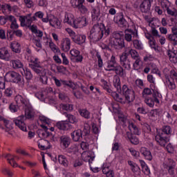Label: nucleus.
I'll return each mask as SVG.
<instances>
[{
    "label": "nucleus",
    "instance_id": "f257e3e1",
    "mask_svg": "<svg viewBox=\"0 0 177 177\" xmlns=\"http://www.w3.org/2000/svg\"><path fill=\"white\" fill-rule=\"evenodd\" d=\"M110 30H111L110 26L104 27V25L102 24H96L93 26L88 38L94 42H97L103 38V35L105 37L110 35Z\"/></svg>",
    "mask_w": 177,
    "mask_h": 177
},
{
    "label": "nucleus",
    "instance_id": "f03ea898",
    "mask_svg": "<svg viewBox=\"0 0 177 177\" xmlns=\"http://www.w3.org/2000/svg\"><path fill=\"white\" fill-rule=\"evenodd\" d=\"M31 118H34V112L32 109L27 106L25 109V114L17 117L13 120V122L21 131L26 132L27 131V125L24 122L26 120H31Z\"/></svg>",
    "mask_w": 177,
    "mask_h": 177
},
{
    "label": "nucleus",
    "instance_id": "7ed1b4c3",
    "mask_svg": "<svg viewBox=\"0 0 177 177\" xmlns=\"http://www.w3.org/2000/svg\"><path fill=\"white\" fill-rule=\"evenodd\" d=\"M109 45L120 50L123 48H125V42L124 41V37H122V34L119 32H115L113 34V37L109 39Z\"/></svg>",
    "mask_w": 177,
    "mask_h": 177
},
{
    "label": "nucleus",
    "instance_id": "20e7f679",
    "mask_svg": "<svg viewBox=\"0 0 177 177\" xmlns=\"http://www.w3.org/2000/svg\"><path fill=\"white\" fill-rule=\"evenodd\" d=\"M6 79L9 82H14L18 84L21 88L24 86V82H23V77L19 73L15 71H9L6 74Z\"/></svg>",
    "mask_w": 177,
    "mask_h": 177
},
{
    "label": "nucleus",
    "instance_id": "39448f33",
    "mask_svg": "<svg viewBox=\"0 0 177 177\" xmlns=\"http://www.w3.org/2000/svg\"><path fill=\"white\" fill-rule=\"evenodd\" d=\"M121 92L128 103H131V102L135 100V91L133 89L128 88V86L124 84L122 87Z\"/></svg>",
    "mask_w": 177,
    "mask_h": 177
},
{
    "label": "nucleus",
    "instance_id": "423d86ee",
    "mask_svg": "<svg viewBox=\"0 0 177 177\" xmlns=\"http://www.w3.org/2000/svg\"><path fill=\"white\" fill-rule=\"evenodd\" d=\"M30 68L36 73L41 75L45 74V68L41 66V63L38 61V58L35 59H31L30 63L29 64Z\"/></svg>",
    "mask_w": 177,
    "mask_h": 177
},
{
    "label": "nucleus",
    "instance_id": "0eeeda50",
    "mask_svg": "<svg viewBox=\"0 0 177 177\" xmlns=\"http://www.w3.org/2000/svg\"><path fill=\"white\" fill-rule=\"evenodd\" d=\"M163 168L167 169L169 175L171 176H175V168H176V162L173 159L168 158L165 162H163Z\"/></svg>",
    "mask_w": 177,
    "mask_h": 177
},
{
    "label": "nucleus",
    "instance_id": "6e6552de",
    "mask_svg": "<svg viewBox=\"0 0 177 177\" xmlns=\"http://www.w3.org/2000/svg\"><path fill=\"white\" fill-rule=\"evenodd\" d=\"M68 34L75 44H77V45H82V44H85L86 36L84 35L76 34L71 30H69Z\"/></svg>",
    "mask_w": 177,
    "mask_h": 177
},
{
    "label": "nucleus",
    "instance_id": "1a4fd4ad",
    "mask_svg": "<svg viewBox=\"0 0 177 177\" xmlns=\"http://www.w3.org/2000/svg\"><path fill=\"white\" fill-rule=\"evenodd\" d=\"M53 80L55 81V84L57 87L64 86V88H71V89H74V88H75V84L71 81L62 80H59L56 77H53Z\"/></svg>",
    "mask_w": 177,
    "mask_h": 177
},
{
    "label": "nucleus",
    "instance_id": "9d476101",
    "mask_svg": "<svg viewBox=\"0 0 177 177\" xmlns=\"http://www.w3.org/2000/svg\"><path fill=\"white\" fill-rule=\"evenodd\" d=\"M155 140L159 146L161 147H165V146H167V143L169 142V137H167L165 134L158 132L155 136Z\"/></svg>",
    "mask_w": 177,
    "mask_h": 177
},
{
    "label": "nucleus",
    "instance_id": "9b49d317",
    "mask_svg": "<svg viewBox=\"0 0 177 177\" xmlns=\"http://www.w3.org/2000/svg\"><path fill=\"white\" fill-rule=\"evenodd\" d=\"M120 64L124 67V68H126V70H131V61L129 60V58H128V53H123L120 56Z\"/></svg>",
    "mask_w": 177,
    "mask_h": 177
},
{
    "label": "nucleus",
    "instance_id": "f8f14e48",
    "mask_svg": "<svg viewBox=\"0 0 177 177\" xmlns=\"http://www.w3.org/2000/svg\"><path fill=\"white\" fill-rule=\"evenodd\" d=\"M19 21L21 23V27H29L32 23V19H31V14H28L26 16H20Z\"/></svg>",
    "mask_w": 177,
    "mask_h": 177
},
{
    "label": "nucleus",
    "instance_id": "ddd939ff",
    "mask_svg": "<svg viewBox=\"0 0 177 177\" xmlns=\"http://www.w3.org/2000/svg\"><path fill=\"white\" fill-rule=\"evenodd\" d=\"M116 63L117 62H115V57L114 55H112L111 59L104 64V69L106 70V71H114L116 67Z\"/></svg>",
    "mask_w": 177,
    "mask_h": 177
},
{
    "label": "nucleus",
    "instance_id": "4468645a",
    "mask_svg": "<svg viewBox=\"0 0 177 177\" xmlns=\"http://www.w3.org/2000/svg\"><path fill=\"white\" fill-rule=\"evenodd\" d=\"M151 8V0H144L140 5V11L142 13H149Z\"/></svg>",
    "mask_w": 177,
    "mask_h": 177
},
{
    "label": "nucleus",
    "instance_id": "2eb2a0df",
    "mask_svg": "<svg viewBox=\"0 0 177 177\" xmlns=\"http://www.w3.org/2000/svg\"><path fill=\"white\" fill-rule=\"evenodd\" d=\"M59 143L62 148L67 149L71 144V138L67 136H62L59 138Z\"/></svg>",
    "mask_w": 177,
    "mask_h": 177
},
{
    "label": "nucleus",
    "instance_id": "dca6fc26",
    "mask_svg": "<svg viewBox=\"0 0 177 177\" xmlns=\"http://www.w3.org/2000/svg\"><path fill=\"white\" fill-rule=\"evenodd\" d=\"M86 26V18L84 17H81L75 19V24L73 26L74 28H82Z\"/></svg>",
    "mask_w": 177,
    "mask_h": 177
},
{
    "label": "nucleus",
    "instance_id": "f3484780",
    "mask_svg": "<svg viewBox=\"0 0 177 177\" xmlns=\"http://www.w3.org/2000/svg\"><path fill=\"white\" fill-rule=\"evenodd\" d=\"M55 127L61 131H68L71 128V124L68 121H61L57 122Z\"/></svg>",
    "mask_w": 177,
    "mask_h": 177
},
{
    "label": "nucleus",
    "instance_id": "a211bd4d",
    "mask_svg": "<svg viewBox=\"0 0 177 177\" xmlns=\"http://www.w3.org/2000/svg\"><path fill=\"white\" fill-rule=\"evenodd\" d=\"M73 142H80L82 139V130L77 129L71 133Z\"/></svg>",
    "mask_w": 177,
    "mask_h": 177
},
{
    "label": "nucleus",
    "instance_id": "6ab92c4d",
    "mask_svg": "<svg viewBox=\"0 0 177 177\" xmlns=\"http://www.w3.org/2000/svg\"><path fill=\"white\" fill-rule=\"evenodd\" d=\"M71 47V41L68 38H65L62 41L61 49L64 50V52H68Z\"/></svg>",
    "mask_w": 177,
    "mask_h": 177
},
{
    "label": "nucleus",
    "instance_id": "aec40b11",
    "mask_svg": "<svg viewBox=\"0 0 177 177\" xmlns=\"http://www.w3.org/2000/svg\"><path fill=\"white\" fill-rule=\"evenodd\" d=\"M140 151L146 160H148L149 161H151V160H153V155H151V152L150 150H148L147 148L142 147L140 148Z\"/></svg>",
    "mask_w": 177,
    "mask_h": 177
},
{
    "label": "nucleus",
    "instance_id": "412c9836",
    "mask_svg": "<svg viewBox=\"0 0 177 177\" xmlns=\"http://www.w3.org/2000/svg\"><path fill=\"white\" fill-rule=\"evenodd\" d=\"M0 59L9 62L10 60V55L6 48H0Z\"/></svg>",
    "mask_w": 177,
    "mask_h": 177
},
{
    "label": "nucleus",
    "instance_id": "4be33fe9",
    "mask_svg": "<svg viewBox=\"0 0 177 177\" xmlns=\"http://www.w3.org/2000/svg\"><path fill=\"white\" fill-rule=\"evenodd\" d=\"M10 64L14 70H19V68H23L24 67L23 62L19 59H11Z\"/></svg>",
    "mask_w": 177,
    "mask_h": 177
},
{
    "label": "nucleus",
    "instance_id": "5701e85b",
    "mask_svg": "<svg viewBox=\"0 0 177 177\" xmlns=\"http://www.w3.org/2000/svg\"><path fill=\"white\" fill-rule=\"evenodd\" d=\"M15 102L17 104H21L23 107H28V101L20 95L15 97Z\"/></svg>",
    "mask_w": 177,
    "mask_h": 177
},
{
    "label": "nucleus",
    "instance_id": "b1692460",
    "mask_svg": "<svg viewBox=\"0 0 177 177\" xmlns=\"http://www.w3.org/2000/svg\"><path fill=\"white\" fill-rule=\"evenodd\" d=\"M124 53H127V56H129V55H131L132 59H134L139 58V53H138L136 50L129 48H127Z\"/></svg>",
    "mask_w": 177,
    "mask_h": 177
},
{
    "label": "nucleus",
    "instance_id": "393cba45",
    "mask_svg": "<svg viewBox=\"0 0 177 177\" xmlns=\"http://www.w3.org/2000/svg\"><path fill=\"white\" fill-rule=\"evenodd\" d=\"M127 122H129L128 128L130 131L133 132L134 135H140L139 129L133 124V122H131L129 120H128Z\"/></svg>",
    "mask_w": 177,
    "mask_h": 177
},
{
    "label": "nucleus",
    "instance_id": "a878e982",
    "mask_svg": "<svg viewBox=\"0 0 177 177\" xmlns=\"http://www.w3.org/2000/svg\"><path fill=\"white\" fill-rule=\"evenodd\" d=\"M38 147L41 150H48V149H50V147H49V141L46 140H41L39 141Z\"/></svg>",
    "mask_w": 177,
    "mask_h": 177
},
{
    "label": "nucleus",
    "instance_id": "bb28decb",
    "mask_svg": "<svg viewBox=\"0 0 177 177\" xmlns=\"http://www.w3.org/2000/svg\"><path fill=\"white\" fill-rule=\"evenodd\" d=\"M113 86L116 88L118 93H121L122 89H121V80L120 77H116L113 80Z\"/></svg>",
    "mask_w": 177,
    "mask_h": 177
},
{
    "label": "nucleus",
    "instance_id": "cd10ccee",
    "mask_svg": "<svg viewBox=\"0 0 177 177\" xmlns=\"http://www.w3.org/2000/svg\"><path fill=\"white\" fill-rule=\"evenodd\" d=\"M35 97L39 99V100H41V102H44L45 99H48L43 88L41 89L39 91L35 93Z\"/></svg>",
    "mask_w": 177,
    "mask_h": 177
},
{
    "label": "nucleus",
    "instance_id": "c85d7f7f",
    "mask_svg": "<svg viewBox=\"0 0 177 177\" xmlns=\"http://www.w3.org/2000/svg\"><path fill=\"white\" fill-rule=\"evenodd\" d=\"M64 23H67L70 26H72V27H74V24L75 23V19H74V15H69L65 16V19L64 20Z\"/></svg>",
    "mask_w": 177,
    "mask_h": 177
},
{
    "label": "nucleus",
    "instance_id": "c756f323",
    "mask_svg": "<svg viewBox=\"0 0 177 177\" xmlns=\"http://www.w3.org/2000/svg\"><path fill=\"white\" fill-rule=\"evenodd\" d=\"M50 25L55 28H57L60 26L61 22L57 17H53L52 19H49Z\"/></svg>",
    "mask_w": 177,
    "mask_h": 177
},
{
    "label": "nucleus",
    "instance_id": "7c9ffc66",
    "mask_svg": "<svg viewBox=\"0 0 177 177\" xmlns=\"http://www.w3.org/2000/svg\"><path fill=\"white\" fill-rule=\"evenodd\" d=\"M113 71H115V74L120 77H122V78L127 75V73L124 71V68L121 66H115V69H113Z\"/></svg>",
    "mask_w": 177,
    "mask_h": 177
},
{
    "label": "nucleus",
    "instance_id": "2f4dec72",
    "mask_svg": "<svg viewBox=\"0 0 177 177\" xmlns=\"http://www.w3.org/2000/svg\"><path fill=\"white\" fill-rule=\"evenodd\" d=\"M118 26L122 28H127V26H128V22L124 19L123 15H121L119 17Z\"/></svg>",
    "mask_w": 177,
    "mask_h": 177
},
{
    "label": "nucleus",
    "instance_id": "473e14b6",
    "mask_svg": "<svg viewBox=\"0 0 177 177\" xmlns=\"http://www.w3.org/2000/svg\"><path fill=\"white\" fill-rule=\"evenodd\" d=\"M58 161L61 164V165H63L64 167H68V160H67V158L63 155L58 156Z\"/></svg>",
    "mask_w": 177,
    "mask_h": 177
},
{
    "label": "nucleus",
    "instance_id": "72a5a7b5",
    "mask_svg": "<svg viewBox=\"0 0 177 177\" xmlns=\"http://www.w3.org/2000/svg\"><path fill=\"white\" fill-rule=\"evenodd\" d=\"M171 132L172 131L171 129V127L164 126L162 129V131H159V133H162V135H165L167 138H169V135Z\"/></svg>",
    "mask_w": 177,
    "mask_h": 177
},
{
    "label": "nucleus",
    "instance_id": "f704fd0d",
    "mask_svg": "<svg viewBox=\"0 0 177 177\" xmlns=\"http://www.w3.org/2000/svg\"><path fill=\"white\" fill-rule=\"evenodd\" d=\"M85 3V0H71V6L74 9H77L80 6L82 5V3Z\"/></svg>",
    "mask_w": 177,
    "mask_h": 177
},
{
    "label": "nucleus",
    "instance_id": "c9c22d12",
    "mask_svg": "<svg viewBox=\"0 0 177 177\" xmlns=\"http://www.w3.org/2000/svg\"><path fill=\"white\" fill-rule=\"evenodd\" d=\"M37 135L39 138H46L50 136V133L49 131H44V129H41L37 130Z\"/></svg>",
    "mask_w": 177,
    "mask_h": 177
},
{
    "label": "nucleus",
    "instance_id": "e433bc0d",
    "mask_svg": "<svg viewBox=\"0 0 177 177\" xmlns=\"http://www.w3.org/2000/svg\"><path fill=\"white\" fill-rule=\"evenodd\" d=\"M43 91L46 95V97H47V99H49V97H52L53 95H55V91H53V88L51 87H46V88H43Z\"/></svg>",
    "mask_w": 177,
    "mask_h": 177
},
{
    "label": "nucleus",
    "instance_id": "4c0bfd02",
    "mask_svg": "<svg viewBox=\"0 0 177 177\" xmlns=\"http://www.w3.org/2000/svg\"><path fill=\"white\" fill-rule=\"evenodd\" d=\"M152 96L153 97L155 103H157L158 104H160V100H158V98H161L162 97L161 95V93H160L156 90H153Z\"/></svg>",
    "mask_w": 177,
    "mask_h": 177
},
{
    "label": "nucleus",
    "instance_id": "58836bf2",
    "mask_svg": "<svg viewBox=\"0 0 177 177\" xmlns=\"http://www.w3.org/2000/svg\"><path fill=\"white\" fill-rule=\"evenodd\" d=\"M78 111L80 115L84 117V118H86V120H89V118H91V113L89 111L86 109H80Z\"/></svg>",
    "mask_w": 177,
    "mask_h": 177
},
{
    "label": "nucleus",
    "instance_id": "ea45409f",
    "mask_svg": "<svg viewBox=\"0 0 177 177\" xmlns=\"http://www.w3.org/2000/svg\"><path fill=\"white\" fill-rule=\"evenodd\" d=\"M91 16L93 20H97L99 16H100V9L93 8Z\"/></svg>",
    "mask_w": 177,
    "mask_h": 177
},
{
    "label": "nucleus",
    "instance_id": "a19ab883",
    "mask_svg": "<svg viewBox=\"0 0 177 177\" xmlns=\"http://www.w3.org/2000/svg\"><path fill=\"white\" fill-rule=\"evenodd\" d=\"M60 109L65 110L66 111H73V104H61L59 105Z\"/></svg>",
    "mask_w": 177,
    "mask_h": 177
},
{
    "label": "nucleus",
    "instance_id": "79ce46f5",
    "mask_svg": "<svg viewBox=\"0 0 177 177\" xmlns=\"http://www.w3.org/2000/svg\"><path fill=\"white\" fill-rule=\"evenodd\" d=\"M11 49L12 52H15V53H20L21 50H20V45L19 43H12L11 44Z\"/></svg>",
    "mask_w": 177,
    "mask_h": 177
},
{
    "label": "nucleus",
    "instance_id": "37998d69",
    "mask_svg": "<svg viewBox=\"0 0 177 177\" xmlns=\"http://www.w3.org/2000/svg\"><path fill=\"white\" fill-rule=\"evenodd\" d=\"M149 44L151 49H153L156 51L158 50V45L157 44V41H156V39L153 38V39L149 40Z\"/></svg>",
    "mask_w": 177,
    "mask_h": 177
},
{
    "label": "nucleus",
    "instance_id": "c03bdc74",
    "mask_svg": "<svg viewBox=\"0 0 177 177\" xmlns=\"http://www.w3.org/2000/svg\"><path fill=\"white\" fill-rule=\"evenodd\" d=\"M172 50H169L167 51V55L169 56V59L171 63L176 64L177 63V55H172Z\"/></svg>",
    "mask_w": 177,
    "mask_h": 177
},
{
    "label": "nucleus",
    "instance_id": "a18cd8bd",
    "mask_svg": "<svg viewBox=\"0 0 177 177\" xmlns=\"http://www.w3.org/2000/svg\"><path fill=\"white\" fill-rule=\"evenodd\" d=\"M77 9L82 15H86L88 12V8H86L84 3L81 4Z\"/></svg>",
    "mask_w": 177,
    "mask_h": 177
},
{
    "label": "nucleus",
    "instance_id": "49530a36",
    "mask_svg": "<svg viewBox=\"0 0 177 177\" xmlns=\"http://www.w3.org/2000/svg\"><path fill=\"white\" fill-rule=\"evenodd\" d=\"M133 45L136 49H138L139 50H142L143 49V46L138 39L133 40Z\"/></svg>",
    "mask_w": 177,
    "mask_h": 177
},
{
    "label": "nucleus",
    "instance_id": "de8ad7c7",
    "mask_svg": "<svg viewBox=\"0 0 177 177\" xmlns=\"http://www.w3.org/2000/svg\"><path fill=\"white\" fill-rule=\"evenodd\" d=\"M66 117L68 120V122H71V124H77L78 122V119L75 118L73 115H66Z\"/></svg>",
    "mask_w": 177,
    "mask_h": 177
},
{
    "label": "nucleus",
    "instance_id": "09e8293b",
    "mask_svg": "<svg viewBox=\"0 0 177 177\" xmlns=\"http://www.w3.org/2000/svg\"><path fill=\"white\" fill-rule=\"evenodd\" d=\"M145 102L149 107H154V103L156 102V101H154V99H153L152 97H149L145 99Z\"/></svg>",
    "mask_w": 177,
    "mask_h": 177
},
{
    "label": "nucleus",
    "instance_id": "8fccbe9b",
    "mask_svg": "<svg viewBox=\"0 0 177 177\" xmlns=\"http://www.w3.org/2000/svg\"><path fill=\"white\" fill-rule=\"evenodd\" d=\"M24 71L26 79L28 80H30L32 78V73H31V71L28 68H26V70L23 69Z\"/></svg>",
    "mask_w": 177,
    "mask_h": 177
},
{
    "label": "nucleus",
    "instance_id": "3c124183",
    "mask_svg": "<svg viewBox=\"0 0 177 177\" xmlns=\"http://www.w3.org/2000/svg\"><path fill=\"white\" fill-rule=\"evenodd\" d=\"M113 98L116 100V102H119V103H122L124 98L122 97H120V95L116 92H113L112 94Z\"/></svg>",
    "mask_w": 177,
    "mask_h": 177
},
{
    "label": "nucleus",
    "instance_id": "603ef678",
    "mask_svg": "<svg viewBox=\"0 0 177 177\" xmlns=\"http://www.w3.org/2000/svg\"><path fill=\"white\" fill-rule=\"evenodd\" d=\"M96 57L97 58L98 67L102 68V67H103V59L99 52L96 53Z\"/></svg>",
    "mask_w": 177,
    "mask_h": 177
},
{
    "label": "nucleus",
    "instance_id": "864d4df0",
    "mask_svg": "<svg viewBox=\"0 0 177 177\" xmlns=\"http://www.w3.org/2000/svg\"><path fill=\"white\" fill-rule=\"evenodd\" d=\"M151 34L153 37H160L158 35V31L156 30V26H154V24L151 23Z\"/></svg>",
    "mask_w": 177,
    "mask_h": 177
},
{
    "label": "nucleus",
    "instance_id": "5fc2aeb1",
    "mask_svg": "<svg viewBox=\"0 0 177 177\" xmlns=\"http://www.w3.org/2000/svg\"><path fill=\"white\" fill-rule=\"evenodd\" d=\"M167 12V15H169L170 16H174V17H176L177 16V10L175 8H173L171 10L169 8L166 10Z\"/></svg>",
    "mask_w": 177,
    "mask_h": 177
},
{
    "label": "nucleus",
    "instance_id": "6e6d98bb",
    "mask_svg": "<svg viewBox=\"0 0 177 177\" xmlns=\"http://www.w3.org/2000/svg\"><path fill=\"white\" fill-rule=\"evenodd\" d=\"M161 114V110L160 109H153L150 111L151 117H156Z\"/></svg>",
    "mask_w": 177,
    "mask_h": 177
},
{
    "label": "nucleus",
    "instance_id": "4d7b16f0",
    "mask_svg": "<svg viewBox=\"0 0 177 177\" xmlns=\"http://www.w3.org/2000/svg\"><path fill=\"white\" fill-rule=\"evenodd\" d=\"M125 31L133 35V38H138V30L127 29Z\"/></svg>",
    "mask_w": 177,
    "mask_h": 177
},
{
    "label": "nucleus",
    "instance_id": "13d9d810",
    "mask_svg": "<svg viewBox=\"0 0 177 177\" xmlns=\"http://www.w3.org/2000/svg\"><path fill=\"white\" fill-rule=\"evenodd\" d=\"M168 82H169L168 88L169 89H171L172 91L173 89H175V88H176V86L175 85L174 80H172V79H169Z\"/></svg>",
    "mask_w": 177,
    "mask_h": 177
},
{
    "label": "nucleus",
    "instance_id": "bf43d9fd",
    "mask_svg": "<svg viewBox=\"0 0 177 177\" xmlns=\"http://www.w3.org/2000/svg\"><path fill=\"white\" fill-rule=\"evenodd\" d=\"M6 76L4 77H0V89H5L6 85Z\"/></svg>",
    "mask_w": 177,
    "mask_h": 177
},
{
    "label": "nucleus",
    "instance_id": "052dcab7",
    "mask_svg": "<svg viewBox=\"0 0 177 177\" xmlns=\"http://www.w3.org/2000/svg\"><path fill=\"white\" fill-rule=\"evenodd\" d=\"M169 80L177 82V73L176 72H175V71H171L170 77L169 78Z\"/></svg>",
    "mask_w": 177,
    "mask_h": 177
},
{
    "label": "nucleus",
    "instance_id": "680f3d73",
    "mask_svg": "<svg viewBox=\"0 0 177 177\" xmlns=\"http://www.w3.org/2000/svg\"><path fill=\"white\" fill-rule=\"evenodd\" d=\"M132 145H139V139L136 138L135 135H133L130 139H129Z\"/></svg>",
    "mask_w": 177,
    "mask_h": 177
},
{
    "label": "nucleus",
    "instance_id": "e2e57ef3",
    "mask_svg": "<svg viewBox=\"0 0 177 177\" xmlns=\"http://www.w3.org/2000/svg\"><path fill=\"white\" fill-rule=\"evenodd\" d=\"M50 48L53 50V52H55V53H57V52H60V50L56 47V45L53 44V42H50Z\"/></svg>",
    "mask_w": 177,
    "mask_h": 177
},
{
    "label": "nucleus",
    "instance_id": "0e129e2a",
    "mask_svg": "<svg viewBox=\"0 0 177 177\" xmlns=\"http://www.w3.org/2000/svg\"><path fill=\"white\" fill-rule=\"evenodd\" d=\"M81 52L77 49H73L70 51V54L73 57H77L79 55H80Z\"/></svg>",
    "mask_w": 177,
    "mask_h": 177
},
{
    "label": "nucleus",
    "instance_id": "69168bd1",
    "mask_svg": "<svg viewBox=\"0 0 177 177\" xmlns=\"http://www.w3.org/2000/svg\"><path fill=\"white\" fill-rule=\"evenodd\" d=\"M32 41L37 48H42V44H41V39L33 38Z\"/></svg>",
    "mask_w": 177,
    "mask_h": 177
},
{
    "label": "nucleus",
    "instance_id": "338daca9",
    "mask_svg": "<svg viewBox=\"0 0 177 177\" xmlns=\"http://www.w3.org/2000/svg\"><path fill=\"white\" fill-rule=\"evenodd\" d=\"M7 160H8L9 164L12 165V167H13L14 168L17 167V163L15 160V158H8Z\"/></svg>",
    "mask_w": 177,
    "mask_h": 177
},
{
    "label": "nucleus",
    "instance_id": "774afa93",
    "mask_svg": "<svg viewBox=\"0 0 177 177\" xmlns=\"http://www.w3.org/2000/svg\"><path fill=\"white\" fill-rule=\"evenodd\" d=\"M153 92H151V89L150 88H145L142 91V96L145 97V95H151Z\"/></svg>",
    "mask_w": 177,
    "mask_h": 177
}]
</instances>
